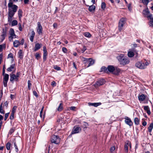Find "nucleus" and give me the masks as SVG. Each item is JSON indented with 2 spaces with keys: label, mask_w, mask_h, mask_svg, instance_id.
I'll list each match as a JSON object with an SVG mask.
<instances>
[{
  "label": "nucleus",
  "mask_w": 153,
  "mask_h": 153,
  "mask_svg": "<svg viewBox=\"0 0 153 153\" xmlns=\"http://www.w3.org/2000/svg\"><path fill=\"white\" fill-rule=\"evenodd\" d=\"M117 58L120 64L123 65L128 64L130 62L129 59L127 57L125 56L123 54H120L117 56Z\"/></svg>",
  "instance_id": "1"
},
{
  "label": "nucleus",
  "mask_w": 153,
  "mask_h": 153,
  "mask_svg": "<svg viewBox=\"0 0 153 153\" xmlns=\"http://www.w3.org/2000/svg\"><path fill=\"white\" fill-rule=\"evenodd\" d=\"M8 13L14 14L16 12L18 6L13 4V3L11 0H9V2L8 4Z\"/></svg>",
  "instance_id": "2"
},
{
  "label": "nucleus",
  "mask_w": 153,
  "mask_h": 153,
  "mask_svg": "<svg viewBox=\"0 0 153 153\" xmlns=\"http://www.w3.org/2000/svg\"><path fill=\"white\" fill-rule=\"evenodd\" d=\"M17 37L18 36L15 34L14 29L13 28H10L9 31L8 39L9 41L12 42L13 39L17 38Z\"/></svg>",
  "instance_id": "3"
},
{
  "label": "nucleus",
  "mask_w": 153,
  "mask_h": 153,
  "mask_svg": "<svg viewBox=\"0 0 153 153\" xmlns=\"http://www.w3.org/2000/svg\"><path fill=\"white\" fill-rule=\"evenodd\" d=\"M143 14L145 17L148 18V19L153 20V17L152 14H151L147 7L143 10Z\"/></svg>",
  "instance_id": "4"
},
{
  "label": "nucleus",
  "mask_w": 153,
  "mask_h": 153,
  "mask_svg": "<svg viewBox=\"0 0 153 153\" xmlns=\"http://www.w3.org/2000/svg\"><path fill=\"white\" fill-rule=\"evenodd\" d=\"M60 141V139L58 136L55 135H53L51 138V141L52 143L56 144H58Z\"/></svg>",
  "instance_id": "5"
},
{
  "label": "nucleus",
  "mask_w": 153,
  "mask_h": 153,
  "mask_svg": "<svg viewBox=\"0 0 153 153\" xmlns=\"http://www.w3.org/2000/svg\"><path fill=\"white\" fill-rule=\"evenodd\" d=\"M125 22L126 19L124 18H121L120 20L118 25V29L120 31L123 30V27Z\"/></svg>",
  "instance_id": "6"
},
{
  "label": "nucleus",
  "mask_w": 153,
  "mask_h": 153,
  "mask_svg": "<svg viewBox=\"0 0 153 153\" xmlns=\"http://www.w3.org/2000/svg\"><path fill=\"white\" fill-rule=\"evenodd\" d=\"M135 66L140 69H144L146 68L144 64L141 62H138L136 63Z\"/></svg>",
  "instance_id": "7"
},
{
  "label": "nucleus",
  "mask_w": 153,
  "mask_h": 153,
  "mask_svg": "<svg viewBox=\"0 0 153 153\" xmlns=\"http://www.w3.org/2000/svg\"><path fill=\"white\" fill-rule=\"evenodd\" d=\"M105 82V81L104 79H101L99 80L95 84H94V86L97 88L98 86L102 85Z\"/></svg>",
  "instance_id": "8"
},
{
  "label": "nucleus",
  "mask_w": 153,
  "mask_h": 153,
  "mask_svg": "<svg viewBox=\"0 0 153 153\" xmlns=\"http://www.w3.org/2000/svg\"><path fill=\"white\" fill-rule=\"evenodd\" d=\"M36 29L39 35L42 34V28L39 22L37 23V27L36 28Z\"/></svg>",
  "instance_id": "9"
},
{
  "label": "nucleus",
  "mask_w": 153,
  "mask_h": 153,
  "mask_svg": "<svg viewBox=\"0 0 153 153\" xmlns=\"http://www.w3.org/2000/svg\"><path fill=\"white\" fill-rule=\"evenodd\" d=\"M81 128L80 127H74L71 132L72 134H74L79 133L81 131Z\"/></svg>",
  "instance_id": "10"
},
{
  "label": "nucleus",
  "mask_w": 153,
  "mask_h": 153,
  "mask_svg": "<svg viewBox=\"0 0 153 153\" xmlns=\"http://www.w3.org/2000/svg\"><path fill=\"white\" fill-rule=\"evenodd\" d=\"M125 119V122L126 124L130 126H131L132 125L133 123L130 118L128 117H126Z\"/></svg>",
  "instance_id": "11"
},
{
  "label": "nucleus",
  "mask_w": 153,
  "mask_h": 153,
  "mask_svg": "<svg viewBox=\"0 0 153 153\" xmlns=\"http://www.w3.org/2000/svg\"><path fill=\"white\" fill-rule=\"evenodd\" d=\"M10 82H12L13 81H18L19 80L16 77V75L15 74H11L10 75Z\"/></svg>",
  "instance_id": "12"
},
{
  "label": "nucleus",
  "mask_w": 153,
  "mask_h": 153,
  "mask_svg": "<svg viewBox=\"0 0 153 153\" xmlns=\"http://www.w3.org/2000/svg\"><path fill=\"white\" fill-rule=\"evenodd\" d=\"M138 100L140 103L144 101L146 98V96L144 94L139 95L138 96Z\"/></svg>",
  "instance_id": "13"
},
{
  "label": "nucleus",
  "mask_w": 153,
  "mask_h": 153,
  "mask_svg": "<svg viewBox=\"0 0 153 153\" xmlns=\"http://www.w3.org/2000/svg\"><path fill=\"white\" fill-rule=\"evenodd\" d=\"M7 30L6 29H3V32L2 33L1 36V40L2 41L5 39L6 36Z\"/></svg>",
  "instance_id": "14"
},
{
  "label": "nucleus",
  "mask_w": 153,
  "mask_h": 153,
  "mask_svg": "<svg viewBox=\"0 0 153 153\" xmlns=\"http://www.w3.org/2000/svg\"><path fill=\"white\" fill-rule=\"evenodd\" d=\"M129 146L130 148L131 147L130 142L128 141H126V142L125 144V150L126 152H127L128 151V147Z\"/></svg>",
  "instance_id": "15"
},
{
  "label": "nucleus",
  "mask_w": 153,
  "mask_h": 153,
  "mask_svg": "<svg viewBox=\"0 0 153 153\" xmlns=\"http://www.w3.org/2000/svg\"><path fill=\"white\" fill-rule=\"evenodd\" d=\"M94 63V60H93L91 58H88V60L87 64H88L87 67H89L90 66L92 65Z\"/></svg>",
  "instance_id": "16"
},
{
  "label": "nucleus",
  "mask_w": 153,
  "mask_h": 153,
  "mask_svg": "<svg viewBox=\"0 0 153 153\" xmlns=\"http://www.w3.org/2000/svg\"><path fill=\"white\" fill-rule=\"evenodd\" d=\"M88 105L89 106H93L95 107H97V106H99L101 105V102H95V103H88Z\"/></svg>",
  "instance_id": "17"
},
{
  "label": "nucleus",
  "mask_w": 153,
  "mask_h": 153,
  "mask_svg": "<svg viewBox=\"0 0 153 153\" xmlns=\"http://www.w3.org/2000/svg\"><path fill=\"white\" fill-rule=\"evenodd\" d=\"M115 70V68L112 65H109L107 67V70L108 71V72H112L114 71V70Z\"/></svg>",
  "instance_id": "18"
},
{
  "label": "nucleus",
  "mask_w": 153,
  "mask_h": 153,
  "mask_svg": "<svg viewBox=\"0 0 153 153\" xmlns=\"http://www.w3.org/2000/svg\"><path fill=\"white\" fill-rule=\"evenodd\" d=\"M42 45L39 43H36L35 45V47L34 49V51H36L39 49L41 47Z\"/></svg>",
  "instance_id": "19"
},
{
  "label": "nucleus",
  "mask_w": 153,
  "mask_h": 153,
  "mask_svg": "<svg viewBox=\"0 0 153 153\" xmlns=\"http://www.w3.org/2000/svg\"><path fill=\"white\" fill-rule=\"evenodd\" d=\"M87 6L89 7L88 10H89L91 12L93 11H94L96 8V7L94 5H91V6H89L88 5H87Z\"/></svg>",
  "instance_id": "20"
},
{
  "label": "nucleus",
  "mask_w": 153,
  "mask_h": 153,
  "mask_svg": "<svg viewBox=\"0 0 153 153\" xmlns=\"http://www.w3.org/2000/svg\"><path fill=\"white\" fill-rule=\"evenodd\" d=\"M19 41L18 40H16L13 42V45L14 47L17 48L19 46Z\"/></svg>",
  "instance_id": "21"
},
{
  "label": "nucleus",
  "mask_w": 153,
  "mask_h": 153,
  "mask_svg": "<svg viewBox=\"0 0 153 153\" xmlns=\"http://www.w3.org/2000/svg\"><path fill=\"white\" fill-rule=\"evenodd\" d=\"M14 14L8 13V21L10 23L11 22L12 20V18Z\"/></svg>",
  "instance_id": "22"
},
{
  "label": "nucleus",
  "mask_w": 153,
  "mask_h": 153,
  "mask_svg": "<svg viewBox=\"0 0 153 153\" xmlns=\"http://www.w3.org/2000/svg\"><path fill=\"white\" fill-rule=\"evenodd\" d=\"M15 66V65L14 64L11 65L10 67L7 69V71L8 72H11L13 70Z\"/></svg>",
  "instance_id": "23"
},
{
  "label": "nucleus",
  "mask_w": 153,
  "mask_h": 153,
  "mask_svg": "<svg viewBox=\"0 0 153 153\" xmlns=\"http://www.w3.org/2000/svg\"><path fill=\"white\" fill-rule=\"evenodd\" d=\"M128 55L129 57H132L134 56V50L133 51H130L128 52Z\"/></svg>",
  "instance_id": "24"
},
{
  "label": "nucleus",
  "mask_w": 153,
  "mask_h": 153,
  "mask_svg": "<svg viewBox=\"0 0 153 153\" xmlns=\"http://www.w3.org/2000/svg\"><path fill=\"white\" fill-rule=\"evenodd\" d=\"M2 103H1L0 105V113L1 114H4L5 111L4 110V107L2 106Z\"/></svg>",
  "instance_id": "25"
},
{
  "label": "nucleus",
  "mask_w": 153,
  "mask_h": 153,
  "mask_svg": "<svg viewBox=\"0 0 153 153\" xmlns=\"http://www.w3.org/2000/svg\"><path fill=\"white\" fill-rule=\"evenodd\" d=\"M153 128V123H151L149 126L148 127V131L149 132H152V130Z\"/></svg>",
  "instance_id": "26"
},
{
  "label": "nucleus",
  "mask_w": 153,
  "mask_h": 153,
  "mask_svg": "<svg viewBox=\"0 0 153 153\" xmlns=\"http://www.w3.org/2000/svg\"><path fill=\"white\" fill-rule=\"evenodd\" d=\"M101 72H104L105 73H108L107 70V68H106L105 67H102L101 69Z\"/></svg>",
  "instance_id": "27"
},
{
  "label": "nucleus",
  "mask_w": 153,
  "mask_h": 153,
  "mask_svg": "<svg viewBox=\"0 0 153 153\" xmlns=\"http://www.w3.org/2000/svg\"><path fill=\"white\" fill-rule=\"evenodd\" d=\"M152 0H142V2L145 5H147L149 2Z\"/></svg>",
  "instance_id": "28"
},
{
  "label": "nucleus",
  "mask_w": 153,
  "mask_h": 153,
  "mask_svg": "<svg viewBox=\"0 0 153 153\" xmlns=\"http://www.w3.org/2000/svg\"><path fill=\"white\" fill-rule=\"evenodd\" d=\"M134 122L135 125H138L139 124L140 120L138 118L136 117L134 119Z\"/></svg>",
  "instance_id": "29"
},
{
  "label": "nucleus",
  "mask_w": 153,
  "mask_h": 153,
  "mask_svg": "<svg viewBox=\"0 0 153 153\" xmlns=\"http://www.w3.org/2000/svg\"><path fill=\"white\" fill-rule=\"evenodd\" d=\"M115 147L113 146L111 147L110 149V151L111 153H114L115 152Z\"/></svg>",
  "instance_id": "30"
},
{
  "label": "nucleus",
  "mask_w": 153,
  "mask_h": 153,
  "mask_svg": "<svg viewBox=\"0 0 153 153\" xmlns=\"http://www.w3.org/2000/svg\"><path fill=\"white\" fill-rule=\"evenodd\" d=\"M19 57L21 59L23 57V55L22 53V51L21 50H20L18 52Z\"/></svg>",
  "instance_id": "31"
},
{
  "label": "nucleus",
  "mask_w": 153,
  "mask_h": 153,
  "mask_svg": "<svg viewBox=\"0 0 153 153\" xmlns=\"http://www.w3.org/2000/svg\"><path fill=\"white\" fill-rule=\"evenodd\" d=\"M11 144L9 142H8L6 144V148L7 150H9L10 149Z\"/></svg>",
  "instance_id": "32"
},
{
  "label": "nucleus",
  "mask_w": 153,
  "mask_h": 153,
  "mask_svg": "<svg viewBox=\"0 0 153 153\" xmlns=\"http://www.w3.org/2000/svg\"><path fill=\"white\" fill-rule=\"evenodd\" d=\"M4 76L3 80H8L9 79V75L7 74H5V75H3Z\"/></svg>",
  "instance_id": "33"
},
{
  "label": "nucleus",
  "mask_w": 153,
  "mask_h": 153,
  "mask_svg": "<svg viewBox=\"0 0 153 153\" xmlns=\"http://www.w3.org/2000/svg\"><path fill=\"white\" fill-rule=\"evenodd\" d=\"M11 25L12 26H14L17 25L18 22L16 20H14L11 22Z\"/></svg>",
  "instance_id": "34"
},
{
  "label": "nucleus",
  "mask_w": 153,
  "mask_h": 153,
  "mask_svg": "<svg viewBox=\"0 0 153 153\" xmlns=\"http://www.w3.org/2000/svg\"><path fill=\"white\" fill-rule=\"evenodd\" d=\"M17 108V106H14L12 109L11 112L15 113L16 111Z\"/></svg>",
  "instance_id": "35"
},
{
  "label": "nucleus",
  "mask_w": 153,
  "mask_h": 153,
  "mask_svg": "<svg viewBox=\"0 0 153 153\" xmlns=\"http://www.w3.org/2000/svg\"><path fill=\"white\" fill-rule=\"evenodd\" d=\"M84 35L85 36L88 38H90L91 36L90 33L88 32H86L84 33Z\"/></svg>",
  "instance_id": "36"
},
{
  "label": "nucleus",
  "mask_w": 153,
  "mask_h": 153,
  "mask_svg": "<svg viewBox=\"0 0 153 153\" xmlns=\"http://www.w3.org/2000/svg\"><path fill=\"white\" fill-rule=\"evenodd\" d=\"M82 60L85 63H87L88 60V59L85 58L84 57L82 58Z\"/></svg>",
  "instance_id": "37"
},
{
  "label": "nucleus",
  "mask_w": 153,
  "mask_h": 153,
  "mask_svg": "<svg viewBox=\"0 0 153 153\" xmlns=\"http://www.w3.org/2000/svg\"><path fill=\"white\" fill-rule=\"evenodd\" d=\"M106 7V4L105 2H102L101 4V8L104 10Z\"/></svg>",
  "instance_id": "38"
},
{
  "label": "nucleus",
  "mask_w": 153,
  "mask_h": 153,
  "mask_svg": "<svg viewBox=\"0 0 153 153\" xmlns=\"http://www.w3.org/2000/svg\"><path fill=\"white\" fill-rule=\"evenodd\" d=\"M62 103H60L57 108V110L59 111H61L62 109Z\"/></svg>",
  "instance_id": "39"
},
{
  "label": "nucleus",
  "mask_w": 153,
  "mask_h": 153,
  "mask_svg": "<svg viewBox=\"0 0 153 153\" xmlns=\"http://www.w3.org/2000/svg\"><path fill=\"white\" fill-rule=\"evenodd\" d=\"M18 15L19 18L20 19L22 16V11L20 9L18 11Z\"/></svg>",
  "instance_id": "40"
},
{
  "label": "nucleus",
  "mask_w": 153,
  "mask_h": 153,
  "mask_svg": "<svg viewBox=\"0 0 153 153\" xmlns=\"http://www.w3.org/2000/svg\"><path fill=\"white\" fill-rule=\"evenodd\" d=\"M47 52H43V60L44 61H45L46 60L47 58Z\"/></svg>",
  "instance_id": "41"
},
{
  "label": "nucleus",
  "mask_w": 153,
  "mask_h": 153,
  "mask_svg": "<svg viewBox=\"0 0 153 153\" xmlns=\"http://www.w3.org/2000/svg\"><path fill=\"white\" fill-rule=\"evenodd\" d=\"M28 83V88L29 90H30L31 89V84L30 82V80H28L27 82Z\"/></svg>",
  "instance_id": "42"
},
{
  "label": "nucleus",
  "mask_w": 153,
  "mask_h": 153,
  "mask_svg": "<svg viewBox=\"0 0 153 153\" xmlns=\"http://www.w3.org/2000/svg\"><path fill=\"white\" fill-rule=\"evenodd\" d=\"M14 114L15 113L11 112L10 116V119L11 120H13V119L14 118Z\"/></svg>",
  "instance_id": "43"
},
{
  "label": "nucleus",
  "mask_w": 153,
  "mask_h": 153,
  "mask_svg": "<svg viewBox=\"0 0 153 153\" xmlns=\"http://www.w3.org/2000/svg\"><path fill=\"white\" fill-rule=\"evenodd\" d=\"M12 58V60H13V54L12 53H9L8 56V58Z\"/></svg>",
  "instance_id": "44"
},
{
  "label": "nucleus",
  "mask_w": 153,
  "mask_h": 153,
  "mask_svg": "<svg viewBox=\"0 0 153 153\" xmlns=\"http://www.w3.org/2000/svg\"><path fill=\"white\" fill-rule=\"evenodd\" d=\"M13 144H14V147L15 148L16 151L17 152L18 151V149L17 146L16 145V142H14Z\"/></svg>",
  "instance_id": "45"
},
{
  "label": "nucleus",
  "mask_w": 153,
  "mask_h": 153,
  "mask_svg": "<svg viewBox=\"0 0 153 153\" xmlns=\"http://www.w3.org/2000/svg\"><path fill=\"white\" fill-rule=\"evenodd\" d=\"M8 80H3V84L4 87H6L7 86V83Z\"/></svg>",
  "instance_id": "46"
},
{
  "label": "nucleus",
  "mask_w": 153,
  "mask_h": 153,
  "mask_svg": "<svg viewBox=\"0 0 153 153\" xmlns=\"http://www.w3.org/2000/svg\"><path fill=\"white\" fill-rule=\"evenodd\" d=\"M35 57L36 58L38 59L40 57L39 53H37L35 54Z\"/></svg>",
  "instance_id": "47"
},
{
  "label": "nucleus",
  "mask_w": 153,
  "mask_h": 153,
  "mask_svg": "<svg viewBox=\"0 0 153 153\" xmlns=\"http://www.w3.org/2000/svg\"><path fill=\"white\" fill-rule=\"evenodd\" d=\"M134 55H135V57H138V54L137 53V51L136 50H134Z\"/></svg>",
  "instance_id": "48"
},
{
  "label": "nucleus",
  "mask_w": 153,
  "mask_h": 153,
  "mask_svg": "<svg viewBox=\"0 0 153 153\" xmlns=\"http://www.w3.org/2000/svg\"><path fill=\"white\" fill-rule=\"evenodd\" d=\"M150 26L153 27V20H151L149 22V24Z\"/></svg>",
  "instance_id": "49"
},
{
  "label": "nucleus",
  "mask_w": 153,
  "mask_h": 153,
  "mask_svg": "<svg viewBox=\"0 0 153 153\" xmlns=\"http://www.w3.org/2000/svg\"><path fill=\"white\" fill-rule=\"evenodd\" d=\"M115 68V70H114V71H116L117 72V74H118L120 72V70L119 68Z\"/></svg>",
  "instance_id": "50"
},
{
  "label": "nucleus",
  "mask_w": 153,
  "mask_h": 153,
  "mask_svg": "<svg viewBox=\"0 0 153 153\" xmlns=\"http://www.w3.org/2000/svg\"><path fill=\"white\" fill-rule=\"evenodd\" d=\"M5 47V45H0V51H2L3 50V47Z\"/></svg>",
  "instance_id": "51"
},
{
  "label": "nucleus",
  "mask_w": 153,
  "mask_h": 153,
  "mask_svg": "<svg viewBox=\"0 0 153 153\" xmlns=\"http://www.w3.org/2000/svg\"><path fill=\"white\" fill-rule=\"evenodd\" d=\"M144 110H145L146 111L149 109V107L148 106H144Z\"/></svg>",
  "instance_id": "52"
},
{
  "label": "nucleus",
  "mask_w": 153,
  "mask_h": 153,
  "mask_svg": "<svg viewBox=\"0 0 153 153\" xmlns=\"http://www.w3.org/2000/svg\"><path fill=\"white\" fill-rule=\"evenodd\" d=\"M83 123L84 126H83V128H86L88 126L87 123L85 122H84Z\"/></svg>",
  "instance_id": "53"
},
{
  "label": "nucleus",
  "mask_w": 153,
  "mask_h": 153,
  "mask_svg": "<svg viewBox=\"0 0 153 153\" xmlns=\"http://www.w3.org/2000/svg\"><path fill=\"white\" fill-rule=\"evenodd\" d=\"M9 113L5 114V115L4 119V120H7V118L9 116Z\"/></svg>",
  "instance_id": "54"
},
{
  "label": "nucleus",
  "mask_w": 153,
  "mask_h": 153,
  "mask_svg": "<svg viewBox=\"0 0 153 153\" xmlns=\"http://www.w3.org/2000/svg\"><path fill=\"white\" fill-rule=\"evenodd\" d=\"M25 41L23 39H22L20 42H19L20 45H23L24 42Z\"/></svg>",
  "instance_id": "55"
},
{
  "label": "nucleus",
  "mask_w": 153,
  "mask_h": 153,
  "mask_svg": "<svg viewBox=\"0 0 153 153\" xmlns=\"http://www.w3.org/2000/svg\"><path fill=\"white\" fill-rule=\"evenodd\" d=\"M62 51L63 52L66 53L67 52V49L65 47H63L62 48Z\"/></svg>",
  "instance_id": "56"
},
{
  "label": "nucleus",
  "mask_w": 153,
  "mask_h": 153,
  "mask_svg": "<svg viewBox=\"0 0 153 153\" xmlns=\"http://www.w3.org/2000/svg\"><path fill=\"white\" fill-rule=\"evenodd\" d=\"M54 68L58 71H59L60 70V68L59 67L57 66H54Z\"/></svg>",
  "instance_id": "57"
},
{
  "label": "nucleus",
  "mask_w": 153,
  "mask_h": 153,
  "mask_svg": "<svg viewBox=\"0 0 153 153\" xmlns=\"http://www.w3.org/2000/svg\"><path fill=\"white\" fill-rule=\"evenodd\" d=\"M18 25L19 26V30L20 31H22V28L21 24L19 23Z\"/></svg>",
  "instance_id": "58"
},
{
  "label": "nucleus",
  "mask_w": 153,
  "mask_h": 153,
  "mask_svg": "<svg viewBox=\"0 0 153 153\" xmlns=\"http://www.w3.org/2000/svg\"><path fill=\"white\" fill-rule=\"evenodd\" d=\"M86 50V48L85 46H84L83 48L81 49L82 53L84 52Z\"/></svg>",
  "instance_id": "59"
},
{
  "label": "nucleus",
  "mask_w": 153,
  "mask_h": 153,
  "mask_svg": "<svg viewBox=\"0 0 153 153\" xmlns=\"http://www.w3.org/2000/svg\"><path fill=\"white\" fill-rule=\"evenodd\" d=\"M8 105V103L7 101H6L4 102L3 105V107L5 106L6 108L7 107Z\"/></svg>",
  "instance_id": "60"
},
{
  "label": "nucleus",
  "mask_w": 153,
  "mask_h": 153,
  "mask_svg": "<svg viewBox=\"0 0 153 153\" xmlns=\"http://www.w3.org/2000/svg\"><path fill=\"white\" fill-rule=\"evenodd\" d=\"M76 108V107L75 106H71L70 108L71 110L74 111H75Z\"/></svg>",
  "instance_id": "61"
},
{
  "label": "nucleus",
  "mask_w": 153,
  "mask_h": 153,
  "mask_svg": "<svg viewBox=\"0 0 153 153\" xmlns=\"http://www.w3.org/2000/svg\"><path fill=\"white\" fill-rule=\"evenodd\" d=\"M20 75V73L19 72H17L16 73V77L18 79H19V77Z\"/></svg>",
  "instance_id": "62"
},
{
  "label": "nucleus",
  "mask_w": 153,
  "mask_h": 153,
  "mask_svg": "<svg viewBox=\"0 0 153 153\" xmlns=\"http://www.w3.org/2000/svg\"><path fill=\"white\" fill-rule=\"evenodd\" d=\"M42 113L43 112L40 111V116L41 118H42L43 117V118L44 119L45 117V115L44 114L43 116H42Z\"/></svg>",
  "instance_id": "63"
},
{
  "label": "nucleus",
  "mask_w": 153,
  "mask_h": 153,
  "mask_svg": "<svg viewBox=\"0 0 153 153\" xmlns=\"http://www.w3.org/2000/svg\"><path fill=\"white\" fill-rule=\"evenodd\" d=\"M33 94L36 97H37L38 96V95H37V92H36V91H33Z\"/></svg>",
  "instance_id": "64"
}]
</instances>
